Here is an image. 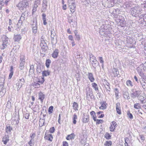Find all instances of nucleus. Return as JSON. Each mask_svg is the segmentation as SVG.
<instances>
[{
	"instance_id": "f257e3e1",
	"label": "nucleus",
	"mask_w": 146,
	"mask_h": 146,
	"mask_svg": "<svg viewBox=\"0 0 146 146\" xmlns=\"http://www.w3.org/2000/svg\"><path fill=\"white\" fill-rule=\"evenodd\" d=\"M129 12L132 16L135 17H139V15L141 13L140 9L137 6H135L131 8Z\"/></svg>"
},
{
	"instance_id": "f03ea898",
	"label": "nucleus",
	"mask_w": 146,
	"mask_h": 146,
	"mask_svg": "<svg viewBox=\"0 0 146 146\" xmlns=\"http://www.w3.org/2000/svg\"><path fill=\"white\" fill-rule=\"evenodd\" d=\"M117 0H102V4L106 7L110 8L113 6Z\"/></svg>"
},
{
	"instance_id": "7ed1b4c3",
	"label": "nucleus",
	"mask_w": 146,
	"mask_h": 146,
	"mask_svg": "<svg viewBox=\"0 0 146 146\" xmlns=\"http://www.w3.org/2000/svg\"><path fill=\"white\" fill-rule=\"evenodd\" d=\"M86 99L90 101V99L94 98V96L93 94L92 89L89 87H87L86 89Z\"/></svg>"
},
{
	"instance_id": "20e7f679",
	"label": "nucleus",
	"mask_w": 146,
	"mask_h": 146,
	"mask_svg": "<svg viewBox=\"0 0 146 146\" xmlns=\"http://www.w3.org/2000/svg\"><path fill=\"white\" fill-rule=\"evenodd\" d=\"M29 5L27 1H23L20 2L17 5V6L19 7V9L21 10H26V8Z\"/></svg>"
},
{
	"instance_id": "39448f33",
	"label": "nucleus",
	"mask_w": 146,
	"mask_h": 146,
	"mask_svg": "<svg viewBox=\"0 0 146 146\" xmlns=\"http://www.w3.org/2000/svg\"><path fill=\"white\" fill-rule=\"evenodd\" d=\"M8 38L6 36H3V43L0 46L1 49H4L7 47L8 44Z\"/></svg>"
},
{
	"instance_id": "423d86ee",
	"label": "nucleus",
	"mask_w": 146,
	"mask_h": 146,
	"mask_svg": "<svg viewBox=\"0 0 146 146\" xmlns=\"http://www.w3.org/2000/svg\"><path fill=\"white\" fill-rule=\"evenodd\" d=\"M131 96L132 98H135L137 97H138L140 95V92L139 90H136L132 89L131 90Z\"/></svg>"
},
{
	"instance_id": "0eeeda50",
	"label": "nucleus",
	"mask_w": 146,
	"mask_h": 146,
	"mask_svg": "<svg viewBox=\"0 0 146 146\" xmlns=\"http://www.w3.org/2000/svg\"><path fill=\"white\" fill-rule=\"evenodd\" d=\"M25 15L23 13H22L21 16L20 18V19L19 20V22L17 24V26L19 29V28H21V26L22 25V24L23 21L25 20V19L24 16Z\"/></svg>"
},
{
	"instance_id": "6e6552de",
	"label": "nucleus",
	"mask_w": 146,
	"mask_h": 146,
	"mask_svg": "<svg viewBox=\"0 0 146 146\" xmlns=\"http://www.w3.org/2000/svg\"><path fill=\"white\" fill-rule=\"evenodd\" d=\"M69 5V7L70 9L71 12L73 13L75 11L76 6L74 3H68Z\"/></svg>"
},
{
	"instance_id": "1a4fd4ad",
	"label": "nucleus",
	"mask_w": 146,
	"mask_h": 146,
	"mask_svg": "<svg viewBox=\"0 0 146 146\" xmlns=\"http://www.w3.org/2000/svg\"><path fill=\"white\" fill-rule=\"evenodd\" d=\"M25 83L24 79L22 78L20 79L18 81L17 83V86H18L17 88L19 89L21 88L22 85H23Z\"/></svg>"
},
{
	"instance_id": "9d476101",
	"label": "nucleus",
	"mask_w": 146,
	"mask_h": 146,
	"mask_svg": "<svg viewBox=\"0 0 146 146\" xmlns=\"http://www.w3.org/2000/svg\"><path fill=\"white\" fill-rule=\"evenodd\" d=\"M40 46L41 47V49L42 50V52H45L47 50V45L44 42V43H40Z\"/></svg>"
},
{
	"instance_id": "9b49d317",
	"label": "nucleus",
	"mask_w": 146,
	"mask_h": 146,
	"mask_svg": "<svg viewBox=\"0 0 146 146\" xmlns=\"http://www.w3.org/2000/svg\"><path fill=\"white\" fill-rule=\"evenodd\" d=\"M47 1L46 0H43L42 4V12H45L47 6Z\"/></svg>"
},
{
	"instance_id": "f8f14e48",
	"label": "nucleus",
	"mask_w": 146,
	"mask_h": 146,
	"mask_svg": "<svg viewBox=\"0 0 146 146\" xmlns=\"http://www.w3.org/2000/svg\"><path fill=\"white\" fill-rule=\"evenodd\" d=\"M116 110L117 113L119 114H121V110L120 103H116Z\"/></svg>"
},
{
	"instance_id": "ddd939ff",
	"label": "nucleus",
	"mask_w": 146,
	"mask_h": 146,
	"mask_svg": "<svg viewBox=\"0 0 146 146\" xmlns=\"http://www.w3.org/2000/svg\"><path fill=\"white\" fill-rule=\"evenodd\" d=\"M45 98V95L41 92L38 93V99H39L42 102H43V100Z\"/></svg>"
},
{
	"instance_id": "4468645a",
	"label": "nucleus",
	"mask_w": 146,
	"mask_h": 146,
	"mask_svg": "<svg viewBox=\"0 0 146 146\" xmlns=\"http://www.w3.org/2000/svg\"><path fill=\"white\" fill-rule=\"evenodd\" d=\"M88 78L91 82H94L95 79L94 78L93 75L92 73L88 72Z\"/></svg>"
},
{
	"instance_id": "2eb2a0df",
	"label": "nucleus",
	"mask_w": 146,
	"mask_h": 146,
	"mask_svg": "<svg viewBox=\"0 0 146 146\" xmlns=\"http://www.w3.org/2000/svg\"><path fill=\"white\" fill-rule=\"evenodd\" d=\"M21 36L20 35L17 34L14 35L13 39L15 42H18L21 39Z\"/></svg>"
},
{
	"instance_id": "dca6fc26",
	"label": "nucleus",
	"mask_w": 146,
	"mask_h": 146,
	"mask_svg": "<svg viewBox=\"0 0 146 146\" xmlns=\"http://www.w3.org/2000/svg\"><path fill=\"white\" fill-rule=\"evenodd\" d=\"M59 53V50L57 49H56L54 51L53 53L52 54V56L54 58H56Z\"/></svg>"
},
{
	"instance_id": "f3484780",
	"label": "nucleus",
	"mask_w": 146,
	"mask_h": 146,
	"mask_svg": "<svg viewBox=\"0 0 146 146\" xmlns=\"http://www.w3.org/2000/svg\"><path fill=\"white\" fill-rule=\"evenodd\" d=\"M82 121L83 123H86L89 122V118L88 115H86L84 117H83L82 119Z\"/></svg>"
},
{
	"instance_id": "a211bd4d",
	"label": "nucleus",
	"mask_w": 146,
	"mask_h": 146,
	"mask_svg": "<svg viewBox=\"0 0 146 146\" xmlns=\"http://www.w3.org/2000/svg\"><path fill=\"white\" fill-rule=\"evenodd\" d=\"M42 19L43 21V23L44 25H46L47 23L46 22V15L44 13H43L42 14Z\"/></svg>"
},
{
	"instance_id": "6ab92c4d",
	"label": "nucleus",
	"mask_w": 146,
	"mask_h": 146,
	"mask_svg": "<svg viewBox=\"0 0 146 146\" xmlns=\"http://www.w3.org/2000/svg\"><path fill=\"white\" fill-rule=\"evenodd\" d=\"M50 73V72L48 70L47 71L45 70L43 71L42 72V74L43 77L49 75Z\"/></svg>"
},
{
	"instance_id": "aec40b11",
	"label": "nucleus",
	"mask_w": 146,
	"mask_h": 146,
	"mask_svg": "<svg viewBox=\"0 0 146 146\" xmlns=\"http://www.w3.org/2000/svg\"><path fill=\"white\" fill-rule=\"evenodd\" d=\"M12 129V128L9 125H7L6 126V132L8 134H10L11 133V131Z\"/></svg>"
},
{
	"instance_id": "412c9836",
	"label": "nucleus",
	"mask_w": 146,
	"mask_h": 146,
	"mask_svg": "<svg viewBox=\"0 0 146 146\" xmlns=\"http://www.w3.org/2000/svg\"><path fill=\"white\" fill-rule=\"evenodd\" d=\"M9 141V137L8 135H5L3 139V141L5 144H6Z\"/></svg>"
},
{
	"instance_id": "4be33fe9",
	"label": "nucleus",
	"mask_w": 146,
	"mask_h": 146,
	"mask_svg": "<svg viewBox=\"0 0 146 146\" xmlns=\"http://www.w3.org/2000/svg\"><path fill=\"white\" fill-rule=\"evenodd\" d=\"M100 104L101 105V106L100 107V109L103 110L106 108V107L105 104V102L104 101L101 102Z\"/></svg>"
},
{
	"instance_id": "5701e85b",
	"label": "nucleus",
	"mask_w": 146,
	"mask_h": 146,
	"mask_svg": "<svg viewBox=\"0 0 146 146\" xmlns=\"http://www.w3.org/2000/svg\"><path fill=\"white\" fill-rule=\"evenodd\" d=\"M112 71L114 77L117 76L119 74V72L115 68H113Z\"/></svg>"
},
{
	"instance_id": "b1692460",
	"label": "nucleus",
	"mask_w": 146,
	"mask_h": 146,
	"mask_svg": "<svg viewBox=\"0 0 146 146\" xmlns=\"http://www.w3.org/2000/svg\"><path fill=\"white\" fill-rule=\"evenodd\" d=\"M89 55L90 61L91 62H93V61L96 60V57L93 56L92 53L90 54Z\"/></svg>"
},
{
	"instance_id": "393cba45",
	"label": "nucleus",
	"mask_w": 146,
	"mask_h": 146,
	"mask_svg": "<svg viewBox=\"0 0 146 146\" xmlns=\"http://www.w3.org/2000/svg\"><path fill=\"white\" fill-rule=\"evenodd\" d=\"M78 107V104L77 103L75 102H74L73 103V108L76 111L78 110V109L77 108Z\"/></svg>"
},
{
	"instance_id": "a878e982",
	"label": "nucleus",
	"mask_w": 146,
	"mask_h": 146,
	"mask_svg": "<svg viewBox=\"0 0 146 146\" xmlns=\"http://www.w3.org/2000/svg\"><path fill=\"white\" fill-rule=\"evenodd\" d=\"M123 97L125 99H129L130 98L129 93L127 92H125L123 94Z\"/></svg>"
},
{
	"instance_id": "bb28decb",
	"label": "nucleus",
	"mask_w": 146,
	"mask_h": 146,
	"mask_svg": "<svg viewBox=\"0 0 146 146\" xmlns=\"http://www.w3.org/2000/svg\"><path fill=\"white\" fill-rule=\"evenodd\" d=\"M51 62V60L49 59H47L46 61L45 65L47 68L49 67L50 64Z\"/></svg>"
},
{
	"instance_id": "cd10ccee",
	"label": "nucleus",
	"mask_w": 146,
	"mask_h": 146,
	"mask_svg": "<svg viewBox=\"0 0 146 146\" xmlns=\"http://www.w3.org/2000/svg\"><path fill=\"white\" fill-rule=\"evenodd\" d=\"M92 86L96 91H98V88L97 85L95 83H94L92 84Z\"/></svg>"
},
{
	"instance_id": "c85d7f7f",
	"label": "nucleus",
	"mask_w": 146,
	"mask_h": 146,
	"mask_svg": "<svg viewBox=\"0 0 146 146\" xmlns=\"http://www.w3.org/2000/svg\"><path fill=\"white\" fill-rule=\"evenodd\" d=\"M32 31L33 32L34 34H36L37 33V26H32Z\"/></svg>"
},
{
	"instance_id": "c756f323",
	"label": "nucleus",
	"mask_w": 146,
	"mask_h": 146,
	"mask_svg": "<svg viewBox=\"0 0 146 146\" xmlns=\"http://www.w3.org/2000/svg\"><path fill=\"white\" fill-rule=\"evenodd\" d=\"M139 74L142 79L146 81V76L144 75L143 72L140 73Z\"/></svg>"
},
{
	"instance_id": "7c9ffc66",
	"label": "nucleus",
	"mask_w": 146,
	"mask_h": 146,
	"mask_svg": "<svg viewBox=\"0 0 146 146\" xmlns=\"http://www.w3.org/2000/svg\"><path fill=\"white\" fill-rule=\"evenodd\" d=\"M145 99V98L143 96H140L139 98V100L141 102V103L142 104L144 103Z\"/></svg>"
},
{
	"instance_id": "2f4dec72",
	"label": "nucleus",
	"mask_w": 146,
	"mask_h": 146,
	"mask_svg": "<svg viewBox=\"0 0 146 146\" xmlns=\"http://www.w3.org/2000/svg\"><path fill=\"white\" fill-rule=\"evenodd\" d=\"M134 107L137 109H139L141 108L140 104L138 103H136L134 105Z\"/></svg>"
},
{
	"instance_id": "473e14b6",
	"label": "nucleus",
	"mask_w": 146,
	"mask_h": 146,
	"mask_svg": "<svg viewBox=\"0 0 146 146\" xmlns=\"http://www.w3.org/2000/svg\"><path fill=\"white\" fill-rule=\"evenodd\" d=\"M25 63V62H20L19 68L21 70H23V69Z\"/></svg>"
},
{
	"instance_id": "72a5a7b5",
	"label": "nucleus",
	"mask_w": 146,
	"mask_h": 146,
	"mask_svg": "<svg viewBox=\"0 0 146 146\" xmlns=\"http://www.w3.org/2000/svg\"><path fill=\"white\" fill-rule=\"evenodd\" d=\"M141 85L142 86V88L145 89L146 88V83L144 80H142V82L140 81Z\"/></svg>"
},
{
	"instance_id": "f704fd0d",
	"label": "nucleus",
	"mask_w": 146,
	"mask_h": 146,
	"mask_svg": "<svg viewBox=\"0 0 146 146\" xmlns=\"http://www.w3.org/2000/svg\"><path fill=\"white\" fill-rule=\"evenodd\" d=\"M92 62L93 63H92L93 65V67L94 68H95L96 66L98 65V62L96 60L93 61Z\"/></svg>"
},
{
	"instance_id": "c9c22d12",
	"label": "nucleus",
	"mask_w": 146,
	"mask_h": 146,
	"mask_svg": "<svg viewBox=\"0 0 146 146\" xmlns=\"http://www.w3.org/2000/svg\"><path fill=\"white\" fill-rule=\"evenodd\" d=\"M38 7V6L36 4H34L33 7V8L32 10V13L33 14L37 10V8Z\"/></svg>"
},
{
	"instance_id": "e433bc0d",
	"label": "nucleus",
	"mask_w": 146,
	"mask_h": 146,
	"mask_svg": "<svg viewBox=\"0 0 146 146\" xmlns=\"http://www.w3.org/2000/svg\"><path fill=\"white\" fill-rule=\"evenodd\" d=\"M112 144V142L111 141H107L105 143V146H111Z\"/></svg>"
},
{
	"instance_id": "4c0bfd02",
	"label": "nucleus",
	"mask_w": 146,
	"mask_h": 146,
	"mask_svg": "<svg viewBox=\"0 0 146 146\" xmlns=\"http://www.w3.org/2000/svg\"><path fill=\"white\" fill-rule=\"evenodd\" d=\"M25 56L23 55H21L20 56V62H25Z\"/></svg>"
},
{
	"instance_id": "58836bf2",
	"label": "nucleus",
	"mask_w": 146,
	"mask_h": 146,
	"mask_svg": "<svg viewBox=\"0 0 146 146\" xmlns=\"http://www.w3.org/2000/svg\"><path fill=\"white\" fill-rule=\"evenodd\" d=\"M5 79L4 78L1 77L0 78V85L1 86H3V84L4 83Z\"/></svg>"
},
{
	"instance_id": "ea45409f",
	"label": "nucleus",
	"mask_w": 146,
	"mask_h": 146,
	"mask_svg": "<svg viewBox=\"0 0 146 146\" xmlns=\"http://www.w3.org/2000/svg\"><path fill=\"white\" fill-rule=\"evenodd\" d=\"M105 137L107 139H110L111 137V135L108 133H106L105 135Z\"/></svg>"
},
{
	"instance_id": "a19ab883",
	"label": "nucleus",
	"mask_w": 146,
	"mask_h": 146,
	"mask_svg": "<svg viewBox=\"0 0 146 146\" xmlns=\"http://www.w3.org/2000/svg\"><path fill=\"white\" fill-rule=\"evenodd\" d=\"M33 23L31 24L32 26H37L36 19L35 18H33L32 21Z\"/></svg>"
},
{
	"instance_id": "79ce46f5",
	"label": "nucleus",
	"mask_w": 146,
	"mask_h": 146,
	"mask_svg": "<svg viewBox=\"0 0 146 146\" xmlns=\"http://www.w3.org/2000/svg\"><path fill=\"white\" fill-rule=\"evenodd\" d=\"M126 84L128 86H133V85L132 84V82L130 80H128L126 82Z\"/></svg>"
},
{
	"instance_id": "37998d69",
	"label": "nucleus",
	"mask_w": 146,
	"mask_h": 146,
	"mask_svg": "<svg viewBox=\"0 0 146 146\" xmlns=\"http://www.w3.org/2000/svg\"><path fill=\"white\" fill-rule=\"evenodd\" d=\"M33 86L35 88H39L40 87V85L38 83L34 82L33 84Z\"/></svg>"
},
{
	"instance_id": "c03bdc74",
	"label": "nucleus",
	"mask_w": 146,
	"mask_h": 146,
	"mask_svg": "<svg viewBox=\"0 0 146 146\" xmlns=\"http://www.w3.org/2000/svg\"><path fill=\"white\" fill-rule=\"evenodd\" d=\"M115 95L116 96V98L117 99H118V89L117 88H115Z\"/></svg>"
},
{
	"instance_id": "a18cd8bd",
	"label": "nucleus",
	"mask_w": 146,
	"mask_h": 146,
	"mask_svg": "<svg viewBox=\"0 0 146 146\" xmlns=\"http://www.w3.org/2000/svg\"><path fill=\"white\" fill-rule=\"evenodd\" d=\"M40 0H35L34 4H36L38 6V5L40 4Z\"/></svg>"
},
{
	"instance_id": "49530a36",
	"label": "nucleus",
	"mask_w": 146,
	"mask_h": 146,
	"mask_svg": "<svg viewBox=\"0 0 146 146\" xmlns=\"http://www.w3.org/2000/svg\"><path fill=\"white\" fill-rule=\"evenodd\" d=\"M11 106V103L10 101H8L6 107L8 108H9Z\"/></svg>"
},
{
	"instance_id": "de8ad7c7",
	"label": "nucleus",
	"mask_w": 146,
	"mask_h": 146,
	"mask_svg": "<svg viewBox=\"0 0 146 146\" xmlns=\"http://www.w3.org/2000/svg\"><path fill=\"white\" fill-rule=\"evenodd\" d=\"M146 16V15H145L144 14H142L140 15H139V17H138L139 18V19H143V20L144 18Z\"/></svg>"
},
{
	"instance_id": "09e8293b",
	"label": "nucleus",
	"mask_w": 146,
	"mask_h": 146,
	"mask_svg": "<svg viewBox=\"0 0 146 146\" xmlns=\"http://www.w3.org/2000/svg\"><path fill=\"white\" fill-rule=\"evenodd\" d=\"M55 128L54 127L50 128L49 130V131L51 133H53L54 132Z\"/></svg>"
},
{
	"instance_id": "8fccbe9b",
	"label": "nucleus",
	"mask_w": 146,
	"mask_h": 146,
	"mask_svg": "<svg viewBox=\"0 0 146 146\" xmlns=\"http://www.w3.org/2000/svg\"><path fill=\"white\" fill-rule=\"evenodd\" d=\"M104 87L108 91H110V86L108 84H106L104 86Z\"/></svg>"
},
{
	"instance_id": "3c124183",
	"label": "nucleus",
	"mask_w": 146,
	"mask_h": 146,
	"mask_svg": "<svg viewBox=\"0 0 146 146\" xmlns=\"http://www.w3.org/2000/svg\"><path fill=\"white\" fill-rule=\"evenodd\" d=\"M127 115H128V117L130 119H132L133 118V116L132 114L130 113H127Z\"/></svg>"
},
{
	"instance_id": "603ef678",
	"label": "nucleus",
	"mask_w": 146,
	"mask_h": 146,
	"mask_svg": "<svg viewBox=\"0 0 146 146\" xmlns=\"http://www.w3.org/2000/svg\"><path fill=\"white\" fill-rule=\"evenodd\" d=\"M11 0H6L4 2V4L6 5H8L9 3H10V1Z\"/></svg>"
},
{
	"instance_id": "864d4df0",
	"label": "nucleus",
	"mask_w": 146,
	"mask_h": 146,
	"mask_svg": "<svg viewBox=\"0 0 146 146\" xmlns=\"http://www.w3.org/2000/svg\"><path fill=\"white\" fill-rule=\"evenodd\" d=\"M141 67H138L137 68V71L138 74H139L140 73L142 72V70L140 68Z\"/></svg>"
},
{
	"instance_id": "5fc2aeb1",
	"label": "nucleus",
	"mask_w": 146,
	"mask_h": 146,
	"mask_svg": "<svg viewBox=\"0 0 146 146\" xmlns=\"http://www.w3.org/2000/svg\"><path fill=\"white\" fill-rule=\"evenodd\" d=\"M76 36L75 40L79 41L80 39V37L79 35H75Z\"/></svg>"
},
{
	"instance_id": "6e6d98bb",
	"label": "nucleus",
	"mask_w": 146,
	"mask_h": 146,
	"mask_svg": "<svg viewBox=\"0 0 146 146\" xmlns=\"http://www.w3.org/2000/svg\"><path fill=\"white\" fill-rule=\"evenodd\" d=\"M111 125L115 127L117 125L116 122L114 121H113L111 123Z\"/></svg>"
},
{
	"instance_id": "4d7b16f0",
	"label": "nucleus",
	"mask_w": 146,
	"mask_h": 146,
	"mask_svg": "<svg viewBox=\"0 0 146 146\" xmlns=\"http://www.w3.org/2000/svg\"><path fill=\"white\" fill-rule=\"evenodd\" d=\"M53 106H50L49 108L48 111L51 113H52L53 110Z\"/></svg>"
},
{
	"instance_id": "13d9d810",
	"label": "nucleus",
	"mask_w": 146,
	"mask_h": 146,
	"mask_svg": "<svg viewBox=\"0 0 146 146\" xmlns=\"http://www.w3.org/2000/svg\"><path fill=\"white\" fill-rule=\"evenodd\" d=\"M50 138L52 139L53 138L52 136V134H49L48 135V140L51 141H52V139H51Z\"/></svg>"
},
{
	"instance_id": "bf43d9fd",
	"label": "nucleus",
	"mask_w": 146,
	"mask_h": 146,
	"mask_svg": "<svg viewBox=\"0 0 146 146\" xmlns=\"http://www.w3.org/2000/svg\"><path fill=\"white\" fill-rule=\"evenodd\" d=\"M104 122L102 119H97V124H100Z\"/></svg>"
},
{
	"instance_id": "052dcab7",
	"label": "nucleus",
	"mask_w": 146,
	"mask_h": 146,
	"mask_svg": "<svg viewBox=\"0 0 146 146\" xmlns=\"http://www.w3.org/2000/svg\"><path fill=\"white\" fill-rule=\"evenodd\" d=\"M90 114L92 116V117H93V116H96V113L94 111H92L90 112Z\"/></svg>"
},
{
	"instance_id": "680f3d73",
	"label": "nucleus",
	"mask_w": 146,
	"mask_h": 146,
	"mask_svg": "<svg viewBox=\"0 0 146 146\" xmlns=\"http://www.w3.org/2000/svg\"><path fill=\"white\" fill-rule=\"evenodd\" d=\"M99 59L101 63H103L104 62V61L103 60V59L102 57H99Z\"/></svg>"
},
{
	"instance_id": "e2e57ef3",
	"label": "nucleus",
	"mask_w": 146,
	"mask_h": 146,
	"mask_svg": "<svg viewBox=\"0 0 146 146\" xmlns=\"http://www.w3.org/2000/svg\"><path fill=\"white\" fill-rule=\"evenodd\" d=\"M110 131H113L114 129H115V127H113L112 125H111L110 126Z\"/></svg>"
},
{
	"instance_id": "0e129e2a",
	"label": "nucleus",
	"mask_w": 146,
	"mask_h": 146,
	"mask_svg": "<svg viewBox=\"0 0 146 146\" xmlns=\"http://www.w3.org/2000/svg\"><path fill=\"white\" fill-rule=\"evenodd\" d=\"M36 71L37 72L40 73L41 72L40 68L38 67H37Z\"/></svg>"
},
{
	"instance_id": "69168bd1",
	"label": "nucleus",
	"mask_w": 146,
	"mask_h": 146,
	"mask_svg": "<svg viewBox=\"0 0 146 146\" xmlns=\"http://www.w3.org/2000/svg\"><path fill=\"white\" fill-rule=\"evenodd\" d=\"M68 39L69 40H70L71 41H73L74 40L73 37L72 35H71L69 36Z\"/></svg>"
},
{
	"instance_id": "338daca9",
	"label": "nucleus",
	"mask_w": 146,
	"mask_h": 146,
	"mask_svg": "<svg viewBox=\"0 0 146 146\" xmlns=\"http://www.w3.org/2000/svg\"><path fill=\"white\" fill-rule=\"evenodd\" d=\"M68 144L66 141H64L63 142V146H68Z\"/></svg>"
},
{
	"instance_id": "774afa93",
	"label": "nucleus",
	"mask_w": 146,
	"mask_h": 146,
	"mask_svg": "<svg viewBox=\"0 0 146 146\" xmlns=\"http://www.w3.org/2000/svg\"><path fill=\"white\" fill-rule=\"evenodd\" d=\"M29 116V115L28 113H26L25 115V117L26 119H28Z\"/></svg>"
}]
</instances>
